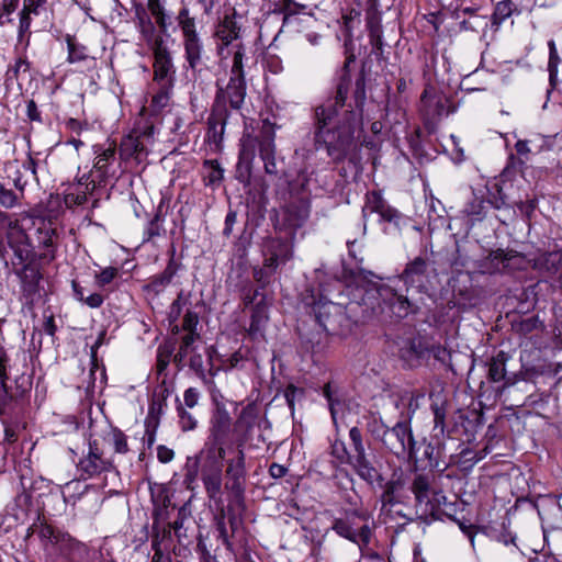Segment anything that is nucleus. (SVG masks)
<instances>
[{"label":"nucleus","instance_id":"1","mask_svg":"<svg viewBox=\"0 0 562 562\" xmlns=\"http://www.w3.org/2000/svg\"><path fill=\"white\" fill-rule=\"evenodd\" d=\"M358 125L359 119L353 111H346L342 120L337 124L334 109L315 108L313 122L315 149H325L334 164L347 159L358 170L361 159L360 146L355 137Z\"/></svg>","mask_w":562,"mask_h":562},{"label":"nucleus","instance_id":"2","mask_svg":"<svg viewBox=\"0 0 562 562\" xmlns=\"http://www.w3.org/2000/svg\"><path fill=\"white\" fill-rule=\"evenodd\" d=\"M246 80L229 78L225 87L217 85L215 98L207 117L206 138L210 145L220 149L231 111L239 112L245 103Z\"/></svg>","mask_w":562,"mask_h":562},{"label":"nucleus","instance_id":"3","mask_svg":"<svg viewBox=\"0 0 562 562\" xmlns=\"http://www.w3.org/2000/svg\"><path fill=\"white\" fill-rule=\"evenodd\" d=\"M409 491L414 495V507L417 518L428 522L441 517V505H445L447 497L435 484V474L415 473Z\"/></svg>","mask_w":562,"mask_h":562},{"label":"nucleus","instance_id":"4","mask_svg":"<svg viewBox=\"0 0 562 562\" xmlns=\"http://www.w3.org/2000/svg\"><path fill=\"white\" fill-rule=\"evenodd\" d=\"M254 143V157L258 149L259 157L263 162L265 172L270 176H281L283 173L284 158L277 156L276 130L274 124L269 120L262 121L258 134H250Z\"/></svg>","mask_w":562,"mask_h":562},{"label":"nucleus","instance_id":"5","mask_svg":"<svg viewBox=\"0 0 562 562\" xmlns=\"http://www.w3.org/2000/svg\"><path fill=\"white\" fill-rule=\"evenodd\" d=\"M77 468L83 479L116 472L113 460L106 454L104 445L99 439L89 441L88 452L79 459Z\"/></svg>","mask_w":562,"mask_h":562},{"label":"nucleus","instance_id":"6","mask_svg":"<svg viewBox=\"0 0 562 562\" xmlns=\"http://www.w3.org/2000/svg\"><path fill=\"white\" fill-rule=\"evenodd\" d=\"M355 518L367 520L368 515L359 509L347 510L342 517L333 520L331 529L340 537L356 543L360 549L367 547L371 540V528L364 524L357 527Z\"/></svg>","mask_w":562,"mask_h":562},{"label":"nucleus","instance_id":"7","mask_svg":"<svg viewBox=\"0 0 562 562\" xmlns=\"http://www.w3.org/2000/svg\"><path fill=\"white\" fill-rule=\"evenodd\" d=\"M177 22L183 36L186 60L191 69H195L202 60L203 45L196 32L194 18L190 16L189 9L183 7L177 15Z\"/></svg>","mask_w":562,"mask_h":562},{"label":"nucleus","instance_id":"8","mask_svg":"<svg viewBox=\"0 0 562 562\" xmlns=\"http://www.w3.org/2000/svg\"><path fill=\"white\" fill-rule=\"evenodd\" d=\"M382 443L397 458L414 459L416 457V441L413 438L408 422H398L393 427L387 428Z\"/></svg>","mask_w":562,"mask_h":562},{"label":"nucleus","instance_id":"9","mask_svg":"<svg viewBox=\"0 0 562 562\" xmlns=\"http://www.w3.org/2000/svg\"><path fill=\"white\" fill-rule=\"evenodd\" d=\"M261 422L260 406L257 403L250 402L241 408L233 426L237 449L245 450V446L254 438L255 429L260 428Z\"/></svg>","mask_w":562,"mask_h":562},{"label":"nucleus","instance_id":"10","mask_svg":"<svg viewBox=\"0 0 562 562\" xmlns=\"http://www.w3.org/2000/svg\"><path fill=\"white\" fill-rule=\"evenodd\" d=\"M314 312L319 325L330 334H341L349 325L345 307L333 302H317Z\"/></svg>","mask_w":562,"mask_h":562},{"label":"nucleus","instance_id":"11","mask_svg":"<svg viewBox=\"0 0 562 562\" xmlns=\"http://www.w3.org/2000/svg\"><path fill=\"white\" fill-rule=\"evenodd\" d=\"M294 233H290L289 237H271L263 243L265 266L279 268L293 258L294 255Z\"/></svg>","mask_w":562,"mask_h":562},{"label":"nucleus","instance_id":"12","mask_svg":"<svg viewBox=\"0 0 562 562\" xmlns=\"http://www.w3.org/2000/svg\"><path fill=\"white\" fill-rule=\"evenodd\" d=\"M15 255L22 263L21 268L14 270L15 276L21 283V291L27 302H33L35 296L40 294V283L43 279L40 266L34 260L23 263L24 258L21 250H15Z\"/></svg>","mask_w":562,"mask_h":562},{"label":"nucleus","instance_id":"13","mask_svg":"<svg viewBox=\"0 0 562 562\" xmlns=\"http://www.w3.org/2000/svg\"><path fill=\"white\" fill-rule=\"evenodd\" d=\"M223 460L224 458L220 457L218 451L209 450L201 467V479L211 498H215L221 493Z\"/></svg>","mask_w":562,"mask_h":562},{"label":"nucleus","instance_id":"14","mask_svg":"<svg viewBox=\"0 0 562 562\" xmlns=\"http://www.w3.org/2000/svg\"><path fill=\"white\" fill-rule=\"evenodd\" d=\"M56 217L57 215H49L48 220L38 217L33 222L36 227L34 233L35 241L37 247L44 249V251L41 252L40 258L48 261L55 258L57 249L58 234L52 223V218Z\"/></svg>","mask_w":562,"mask_h":562},{"label":"nucleus","instance_id":"15","mask_svg":"<svg viewBox=\"0 0 562 562\" xmlns=\"http://www.w3.org/2000/svg\"><path fill=\"white\" fill-rule=\"evenodd\" d=\"M232 430V418L225 408H218L211 419L210 437L213 448L220 457L225 458V445L228 442Z\"/></svg>","mask_w":562,"mask_h":562},{"label":"nucleus","instance_id":"16","mask_svg":"<svg viewBox=\"0 0 562 562\" xmlns=\"http://www.w3.org/2000/svg\"><path fill=\"white\" fill-rule=\"evenodd\" d=\"M400 279L406 288H416L419 292L427 290L429 280V261L424 257H416L406 263Z\"/></svg>","mask_w":562,"mask_h":562},{"label":"nucleus","instance_id":"17","mask_svg":"<svg viewBox=\"0 0 562 562\" xmlns=\"http://www.w3.org/2000/svg\"><path fill=\"white\" fill-rule=\"evenodd\" d=\"M250 133H244L240 138V148L238 153V161L236 165L235 178L244 184H248L251 178V169L254 162V143Z\"/></svg>","mask_w":562,"mask_h":562},{"label":"nucleus","instance_id":"18","mask_svg":"<svg viewBox=\"0 0 562 562\" xmlns=\"http://www.w3.org/2000/svg\"><path fill=\"white\" fill-rule=\"evenodd\" d=\"M368 211L379 214L382 221L389 223H396L401 217V213L392 207L379 191H370L366 194V204L362 209L364 218Z\"/></svg>","mask_w":562,"mask_h":562},{"label":"nucleus","instance_id":"19","mask_svg":"<svg viewBox=\"0 0 562 562\" xmlns=\"http://www.w3.org/2000/svg\"><path fill=\"white\" fill-rule=\"evenodd\" d=\"M154 54V80L164 81L173 72L170 53L161 36H157L151 45Z\"/></svg>","mask_w":562,"mask_h":562},{"label":"nucleus","instance_id":"20","mask_svg":"<svg viewBox=\"0 0 562 562\" xmlns=\"http://www.w3.org/2000/svg\"><path fill=\"white\" fill-rule=\"evenodd\" d=\"M509 359L510 356L501 350L488 362L487 378L495 383L503 382V390L514 385L518 380L516 373H508L506 370V363Z\"/></svg>","mask_w":562,"mask_h":562},{"label":"nucleus","instance_id":"21","mask_svg":"<svg viewBox=\"0 0 562 562\" xmlns=\"http://www.w3.org/2000/svg\"><path fill=\"white\" fill-rule=\"evenodd\" d=\"M180 265L175 260V252L165 268V270L156 276H153L148 282L143 285V291L148 295L157 296L171 283L173 277L177 274Z\"/></svg>","mask_w":562,"mask_h":562},{"label":"nucleus","instance_id":"22","mask_svg":"<svg viewBox=\"0 0 562 562\" xmlns=\"http://www.w3.org/2000/svg\"><path fill=\"white\" fill-rule=\"evenodd\" d=\"M60 537L57 546H55L60 562H80L88 553L87 546L72 538L68 532H64Z\"/></svg>","mask_w":562,"mask_h":562},{"label":"nucleus","instance_id":"23","mask_svg":"<svg viewBox=\"0 0 562 562\" xmlns=\"http://www.w3.org/2000/svg\"><path fill=\"white\" fill-rule=\"evenodd\" d=\"M153 518L151 547H160L168 550L172 544L171 528L165 524L168 519V513L166 509L159 508L154 512Z\"/></svg>","mask_w":562,"mask_h":562},{"label":"nucleus","instance_id":"24","mask_svg":"<svg viewBox=\"0 0 562 562\" xmlns=\"http://www.w3.org/2000/svg\"><path fill=\"white\" fill-rule=\"evenodd\" d=\"M347 464H349L352 468V470L357 473V475L360 479H362L370 485L374 484L375 482L381 483L383 481L381 473L372 464V462L368 458L367 452L352 453Z\"/></svg>","mask_w":562,"mask_h":562},{"label":"nucleus","instance_id":"25","mask_svg":"<svg viewBox=\"0 0 562 562\" xmlns=\"http://www.w3.org/2000/svg\"><path fill=\"white\" fill-rule=\"evenodd\" d=\"M187 366L195 373V375L203 382V384L211 386L214 384V376L217 369L214 368L212 355L207 351V359L204 361L203 356L196 350L192 351Z\"/></svg>","mask_w":562,"mask_h":562},{"label":"nucleus","instance_id":"26","mask_svg":"<svg viewBox=\"0 0 562 562\" xmlns=\"http://www.w3.org/2000/svg\"><path fill=\"white\" fill-rule=\"evenodd\" d=\"M355 60V56L351 55L347 57V60L344 65V74L339 80V83L336 88V93L334 98H329L325 103L317 105L316 108H323V109H334L335 111V119L337 117L338 108H342L345 105L349 88L351 85V78L349 75V64Z\"/></svg>","mask_w":562,"mask_h":562},{"label":"nucleus","instance_id":"27","mask_svg":"<svg viewBox=\"0 0 562 562\" xmlns=\"http://www.w3.org/2000/svg\"><path fill=\"white\" fill-rule=\"evenodd\" d=\"M310 215V205L304 201L292 202L283 210V224L295 234L304 225Z\"/></svg>","mask_w":562,"mask_h":562},{"label":"nucleus","instance_id":"28","mask_svg":"<svg viewBox=\"0 0 562 562\" xmlns=\"http://www.w3.org/2000/svg\"><path fill=\"white\" fill-rule=\"evenodd\" d=\"M428 352V348L420 339H406L402 342L398 355L400 358L409 367H416Z\"/></svg>","mask_w":562,"mask_h":562},{"label":"nucleus","instance_id":"29","mask_svg":"<svg viewBox=\"0 0 562 562\" xmlns=\"http://www.w3.org/2000/svg\"><path fill=\"white\" fill-rule=\"evenodd\" d=\"M239 26L235 21L234 14H225L222 20L217 23L215 27V37L220 42V50L223 47L228 46L239 36Z\"/></svg>","mask_w":562,"mask_h":562},{"label":"nucleus","instance_id":"30","mask_svg":"<svg viewBox=\"0 0 562 562\" xmlns=\"http://www.w3.org/2000/svg\"><path fill=\"white\" fill-rule=\"evenodd\" d=\"M378 291L381 296L391 293L390 307L392 313L398 318H404L416 311L414 304L406 296L397 294L392 289L381 285Z\"/></svg>","mask_w":562,"mask_h":562},{"label":"nucleus","instance_id":"31","mask_svg":"<svg viewBox=\"0 0 562 562\" xmlns=\"http://www.w3.org/2000/svg\"><path fill=\"white\" fill-rule=\"evenodd\" d=\"M443 104L441 99L425 89L420 97V112L428 119L434 120L441 115Z\"/></svg>","mask_w":562,"mask_h":562},{"label":"nucleus","instance_id":"32","mask_svg":"<svg viewBox=\"0 0 562 562\" xmlns=\"http://www.w3.org/2000/svg\"><path fill=\"white\" fill-rule=\"evenodd\" d=\"M268 322V313L266 306L257 304L251 313L250 325L248 328V335L252 339L263 338V331Z\"/></svg>","mask_w":562,"mask_h":562},{"label":"nucleus","instance_id":"33","mask_svg":"<svg viewBox=\"0 0 562 562\" xmlns=\"http://www.w3.org/2000/svg\"><path fill=\"white\" fill-rule=\"evenodd\" d=\"M246 456L245 450L236 448V456L226 461L225 477H239L246 480Z\"/></svg>","mask_w":562,"mask_h":562},{"label":"nucleus","instance_id":"34","mask_svg":"<svg viewBox=\"0 0 562 562\" xmlns=\"http://www.w3.org/2000/svg\"><path fill=\"white\" fill-rule=\"evenodd\" d=\"M136 19L143 40L151 47L155 38L158 36L155 35L154 23L151 22L149 15L144 9L136 10Z\"/></svg>","mask_w":562,"mask_h":562},{"label":"nucleus","instance_id":"35","mask_svg":"<svg viewBox=\"0 0 562 562\" xmlns=\"http://www.w3.org/2000/svg\"><path fill=\"white\" fill-rule=\"evenodd\" d=\"M115 155V148L113 146H110L105 149H103L100 154H98L95 158V162L93 165V171L98 173V183L105 181L106 173H108V166L111 159L114 158Z\"/></svg>","mask_w":562,"mask_h":562},{"label":"nucleus","instance_id":"36","mask_svg":"<svg viewBox=\"0 0 562 562\" xmlns=\"http://www.w3.org/2000/svg\"><path fill=\"white\" fill-rule=\"evenodd\" d=\"M486 454L484 452H475L470 448L463 449L454 460V463L463 471L471 470L479 461H481Z\"/></svg>","mask_w":562,"mask_h":562},{"label":"nucleus","instance_id":"37","mask_svg":"<svg viewBox=\"0 0 562 562\" xmlns=\"http://www.w3.org/2000/svg\"><path fill=\"white\" fill-rule=\"evenodd\" d=\"M34 527L40 539L43 542H48L54 547L57 546L59 538H61L60 536L64 535V531L56 529L52 525H48L44 521L40 522V525H34Z\"/></svg>","mask_w":562,"mask_h":562},{"label":"nucleus","instance_id":"38","mask_svg":"<svg viewBox=\"0 0 562 562\" xmlns=\"http://www.w3.org/2000/svg\"><path fill=\"white\" fill-rule=\"evenodd\" d=\"M306 10L305 4L295 2L294 0H282L276 9V12L283 14V25L290 23L291 18Z\"/></svg>","mask_w":562,"mask_h":562},{"label":"nucleus","instance_id":"39","mask_svg":"<svg viewBox=\"0 0 562 562\" xmlns=\"http://www.w3.org/2000/svg\"><path fill=\"white\" fill-rule=\"evenodd\" d=\"M103 445L108 442L114 449L115 453H126L128 451L127 438L123 431L114 428L106 437L101 441Z\"/></svg>","mask_w":562,"mask_h":562},{"label":"nucleus","instance_id":"40","mask_svg":"<svg viewBox=\"0 0 562 562\" xmlns=\"http://www.w3.org/2000/svg\"><path fill=\"white\" fill-rule=\"evenodd\" d=\"M121 149L127 156H135L138 158L143 153H145V146L140 140V137L135 133L128 135L121 144Z\"/></svg>","mask_w":562,"mask_h":562},{"label":"nucleus","instance_id":"41","mask_svg":"<svg viewBox=\"0 0 562 562\" xmlns=\"http://www.w3.org/2000/svg\"><path fill=\"white\" fill-rule=\"evenodd\" d=\"M402 487V483L398 480H392L385 483L384 490L381 494L380 501L382 506H394L400 503L396 493Z\"/></svg>","mask_w":562,"mask_h":562},{"label":"nucleus","instance_id":"42","mask_svg":"<svg viewBox=\"0 0 562 562\" xmlns=\"http://www.w3.org/2000/svg\"><path fill=\"white\" fill-rule=\"evenodd\" d=\"M204 169L206 170V173L204 176V180L206 181L207 186H215L221 183L223 180L224 170L220 166L217 160H205L204 161Z\"/></svg>","mask_w":562,"mask_h":562},{"label":"nucleus","instance_id":"43","mask_svg":"<svg viewBox=\"0 0 562 562\" xmlns=\"http://www.w3.org/2000/svg\"><path fill=\"white\" fill-rule=\"evenodd\" d=\"M9 364V357L3 346L0 345V400L5 401L8 397L7 381L9 379L7 370Z\"/></svg>","mask_w":562,"mask_h":562},{"label":"nucleus","instance_id":"44","mask_svg":"<svg viewBox=\"0 0 562 562\" xmlns=\"http://www.w3.org/2000/svg\"><path fill=\"white\" fill-rule=\"evenodd\" d=\"M22 199L16 192L0 183V205L3 209L11 210L20 206Z\"/></svg>","mask_w":562,"mask_h":562},{"label":"nucleus","instance_id":"45","mask_svg":"<svg viewBox=\"0 0 562 562\" xmlns=\"http://www.w3.org/2000/svg\"><path fill=\"white\" fill-rule=\"evenodd\" d=\"M514 10V3L510 0H504L496 4L494 13L492 14V23L496 26L501 25L507 18H509Z\"/></svg>","mask_w":562,"mask_h":562},{"label":"nucleus","instance_id":"46","mask_svg":"<svg viewBox=\"0 0 562 562\" xmlns=\"http://www.w3.org/2000/svg\"><path fill=\"white\" fill-rule=\"evenodd\" d=\"M244 57H245L244 46L238 45L237 49L233 56V65L231 68L229 78L245 80Z\"/></svg>","mask_w":562,"mask_h":562},{"label":"nucleus","instance_id":"47","mask_svg":"<svg viewBox=\"0 0 562 562\" xmlns=\"http://www.w3.org/2000/svg\"><path fill=\"white\" fill-rule=\"evenodd\" d=\"M225 490H227L236 502L244 498L246 480L239 477H225Z\"/></svg>","mask_w":562,"mask_h":562},{"label":"nucleus","instance_id":"48","mask_svg":"<svg viewBox=\"0 0 562 562\" xmlns=\"http://www.w3.org/2000/svg\"><path fill=\"white\" fill-rule=\"evenodd\" d=\"M87 192L82 189L75 187L74 191L67 192L64 195V204L67 209L83 205L87 202Z\"/></svg>","mask_w":562,"mask_h":562},{"label":"nucleus","instance_id":"49","mask_svg":"<svg viewBox=\"0 0 562 562\" xmlns=\"http://www.w3.org/2000/svg\"><path fill=\"white\" fill-rule=\"evenodd\" d=\"M178 417H179V424L182 430L188 431L192 430L196 427V418L195 416L188 412L182 403L179 402L177 406Z\"/></svg>","mask_w":562,"mask_h":562},{"label":"nucleus","instance_id":"50","mask_svg":"<svg viewBox=\"0 0 562 562\" xmlns=\"http://www.w3.org/2000/svg\"><path fill=\"white\" fill-rule=\"evenodd\" d=\"M369 37L370 44L373 47L375 54L379 52L382 53L383 49V38H382V26L379 22L371 21L369 23Z\"/></svg>","mask_w":562,"mask_h":562},{"label":"nucleus","instance_id":"51","mask_svg":"<svg viewBox=\"0 0 562 562\" xmlns=\"http://www.w3.org/2000/svg\"><path fill=\"white\" fill-rule=\"evenodd\" d=\"M67 46H68V61L77 63L86 59V47L79 46L76 44L75 38L70 35L66 37Z\"/></svg>","mask_w":562,"mask_h":562},{"label":"nucleus","instance_id":"52","mask_svg":"<svg viewBox=\"0 0 562 562\" xmlns=\"http://www.w3.org/2000/svg\"><path fill=\"white\" fill-rule=\"evenodd\" d=\"M330 454L340 463L347 464L352 453H349L341 440H335L330 446Z\"/></svg>","mask_w":562,"mask_h":562},{"label":"nucleus","instance_id":"53","mask_svg":"<svg viewBox=\"0 0 562 562\" xmlns=\"http://www.w3.org/2000/svg\"><path fill=\"white\" fill-rule=\"evenodd\" d=\"M119 276V269L115 267H106L94 274L95 283L100 288L110 284Z\"/></svg>","mask_w":562,"mask_h":562},{"label":"nucleus","instance_id":"54","mask_svg":"<svg viewBox=\"0 0 562 562\" xmlns=\"http://www.w3.org/2000/svg\"><path fill=\"white\" fill-rule=\"evenodd\" d=\"M277 268L266 267L265 265L261 268L254 269V279L257 283L260 284L261 288H265L271 282L272 276L277 272Z\"/></svg>","mask_w":562,"mask_h":562},{"label":"nucleus","instance_id":"55","mask_svg":"<svg viewBox=\"0 0 562 562\" xmlns=\"http://www.w3.org/2000/svg\"><path fill=\"white\" fill-rule=\"evenodd\" d=\"M148 9L156 19V23L158 24V26L161 29L162 32H165L167 29L166 15L159 0H149Z\"/></svg>","mask_w":562,"mask_h":562},{"label":"nucleus","instance_id":"56","mask_svg":"<svg viewBox=\"0 0 562 562\" xmlns=\"http://www.w3.org/2000/svg\"><path fill=\"white\" fill-rule=\"evenodd\" d=\"M548 45H549V49H550L548 70H549V75H550V81L552 82L555 79L557 74H558V65L560 63V57L558 55L554 42L550 41L548 43Z\"/></svg>","mask_w":562,"mask_h":562},{"label":"nucleus","instance_id":"57","mask_svg":"<svg viewBox=\"0 0 562 562\" xmlns=\"http://www.w3.org/2000/svg\"><path fill=\"white\" fill-rule=\"evenodd\" d=\"M387 426L383 424L382 420L380 419H376V418H372L368 424H367V430L368 432L375 439H379V440H383L386 431H387Z\"/></svg>","mask_w":562,"mask_h":562},{"label":"nucleus","instance_id":"58","mask_svg":"<svg viewBox=\"0 0 562 562\" xmlns=\"http://www.w3.org/2000/svg\"><path fill=\"white\" fill-rule=\"evenodd\" d=\"M165 232L162 227V216L160 211H158L155 216L150 220L146 234L148 236V239L160 236Z\"/></svg>","mask_w":562,"mask_h":562},{"label":"nucleus","instance_id":"59","mask_svg":"<svg viewBox=\"0 0 562 562\" xmlns=\"http://www.w3.org/2000/svg\"><path fill=\"white\" fill-rule=\"evenodd\" d=\"M169 93L166 89H160L151 99L150 108L153 112L158 113L168 105Z\"/></svg>","mask_w":562,"mask_h":562},{"label":"nucleus","instance_id":"60","mask_svg":"<svg viewBox=\"0 0 562 562\" xmlns=\"http://www.w3.org/2000/svg\"><path fill=\"white\" fill-rule=\"evenodd\" d=\"M349 438L351 441V447H352L353 453L367 452L366 448H364L361 430L358 427H352L349 430Z\"/></svg>","mask_w":562,"mask_h":562},{"label":"nucleus","instance_id":"61","mask_svg":"<svg viewBox=\"0 0 562 562\" xmlns=\"http://www.w3.org/2000/svg\"><path fill=\"white\" fill-rule=\"evenodd\" d=\"M198 324H199V315H198V313L193 312L192 310H190L188 307L187 311H186V314L183 316V322H182L181 328L184 331L198 333L196 331Z\"/></svg>","mask_w":562,"mask_h":562},{"label":"nucleus","instance_id":"62","mask_svg":"<svg viewBox=\"0 0 562 562\" xmlns=\"http://www.w3.org/2000/svg\"><path fill=\"white\" fill-rule=\"evenodd\" d=\"M484 209H485V205H484V200L483 199H480V198H476L474 196L472 199V201H470L465 209H464V212L468 214V215H471V216H481L483 213H484Z\"/></svg>","mask_w":562,"mask_h":562},{"label":"nucleus","instance_id":"63","mask_svg":"<svg viewBox=\"0 0 562 562\" xmlns=\"http://www.w3.org/2000/svg\"><path fill=\"white\" fill-rule=\"evenodd\" d=\"M184 518H186V509H184V507H181L178 510L177 519L175 521H172V522H167L166 524L168 527L171 528V531L172 530L175 531V536L178 538L179 541L181 540V537L183 536L181 530L183 528Z\"/></svg>","mask_w":562,"mask_h":562},{"label":"nucleus","instance_id":"64","mask_svg":"<svg viewBox=\"0 0 562 562\" xmlns=\"http://www.w3.org/2000/svg\"><path fill=\"white\" fill-rule=\"evenodd\" d=\"M200 398V392L195 387H189L183 393V405L188 408L196 406Z\"/></svg>","mask_w":562,"mask_h":562}]
</instances>
